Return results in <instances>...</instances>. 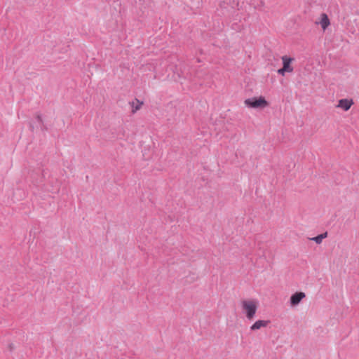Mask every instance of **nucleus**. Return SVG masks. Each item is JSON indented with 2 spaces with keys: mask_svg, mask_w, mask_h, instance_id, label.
<instances>
[{
  "mask_svg": "<svg viewBox=\"0 0 359 359\" xmlns=\"http://www.w3.org/2000/svg\"><path fill=\"white\" fill-rule=\"evenodd\" d=\"M258 307L259 301L256 299H247L241 302L242 313L248 320L254 319Z\"/></svg>",
  "mask_w": 359,
  "mask_h": 359,
  "instance_id": "1",
  "label": "nucleus"
},
{
  "mask_svg": "<svg viewBox=\"0 0 359 359\" xmlns=\"http://www.w3.org/2000/svg\"><path fill=\"white\" fill-rule=\"evenodd\" d=\"M244 102L248 107L252 109H264L269 106V102L262 96L246 99Z\"/></svg>",
  "mask_w": 359,
  "mask_h": 359,
  "instance_id": "2",
  "label": "nucleus"
},
{
  "mask_svg": "<svg viewBox=\"0 0 359 359\" xmlns=\"http://www.w3.org/2000/svg\"><path fill=\"white\" fill-rule=\"evenodd\" d=\"M281 60L283 62V67L278 70V74L282 76H285V73H292L294 70V68L291 65V63L294 60V58L290 57L287 55H283L282 56Z\"/></svg>",
  "mask_w": 359,
  "mask_h": 359,
  "instance_id": "3",
  "label": "nucleus"
},
{
  "mask_svg": "<svg viewBox=\"0 0 359 359\" xmlns=\"http://www.w3.org/2000/svg\"><path fill=\"white\" fill-rule=\"evenodd\" d=\"M306 297V294L303 292H297L292 294L290 299V304L291 306H297L301 301Z\"/></svg>",
  "mask_w": 359,
  "mask_h": 359,
  "instance_id": "4",
  "label": "nucleus"
},
{
  "mask_svg": "<svg viewBox=\"0 0 359 359\" xmlns=\"http://www.w3.org/2000/svg\"><path fill=\"white\" fill-rule=\"evenodd\" d=\"M353 104L354 102L352 99H341L338 101L337 107L346 111L350 109Z\"/></svg>",
  "mask_w": 359,
  "mask_h": 359,
  "instance_id": "5",
  "label": "nucleus"
},
{
  "mask_svg": "<svg viewBox=\"0 0 359 359\" xmlns=\"http://www.w3.org/2000/svg\"><path fill=\"white\" fill-rule=\"evenodd\" d=\"M269 320H258L250 326V330L256 331L260 330L261 328H265L269 325Z\"/></svg>",
  "mask_w": 359,
  "mask_h": 359,
  "instance_id": "6",
  "label": "nucleus"
},
{
  "mask_svg": "<svg viewBox=\"0 0 359 359\" xmlns=\"http://www.w3.org/2000/svg\"><path fill=\"white\" fill-rule=\"evenodd\" d=\"M316 23L320 25L323 30H325L330 25L328 16L325 13H321L319 20L316 21Z\"/></svg>",
  "mask_w": 359,
  "mask_h": 359,
  "instance_id": "7",
  "label": "nucleus"
},
{
  "mask_svg": "<svg viewBox=\"0 0 359 359\" xmlns=\"http://www.w3.org/2000/svg\"><path fill=\"white\" fill-rule=\"evenodd\" d=\"M142 105V102H140L138 100H136L135 102H133V103H132L133 113H135L137 110H139Z\"/></svg>",
  "mask_w": 359,
  "mask_h": 359,
  "instance_id": "8",
  "label": "nucleus"
},
{
  "mask_svg": "<svg viewBox=\"0 0 359 359\" xmlns=\"http://www.w3.org/2000/svg\"><path fill=\"white\" fill-rule=\"evenodd\" d=\"M327 236V233H321L316 237L311 238L312 241H314L316 243L320 244L322 243L323 238Z\"/></svg>",
  "mask_w": 359,
  "mask_h": 359,
  "instance_id": "9",
  "label": "nucleus"
},
{
  "mask_svg": "<svg viewBox=\"0 0 359 359\" xmlns=\"http://www.w3.org/2000/svg\"><path fill=\"white\" fill-rule=\"evenodd\" d=\"M36 119L37 123H39V125H40V126L42 125V119H41V116L37 115L36 117Z\"/></svg>",
  "mask_w": 359,
  "mask_h": 359,
  "instance_id": "10",
  "label": "nucleus"
},
{
  "mask_svg": "<svg viewBox=\"0 0 359 359\" xmlns=\"http://www.w3.org/2000/svg\"><path fill=\"white\" fill-rule=\"evenodd\" d=\"M10 349L13 350V347L11 346H10Z\"/></svg>",
  "mask_w": 359,
  "mask_h": 359,
  "instance_id": "11",
  "label": "nucleus"
}]
</instances>
